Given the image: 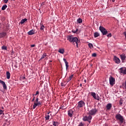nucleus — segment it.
I'll use <instances>...</instances> for the list:
<instances>
[{
	"mask_svg": "<svg viewBox=\"0 0 126 126\" xmlns=\"http://www.w3.org/2000/svg\"><path fill=\"white\" fill-rule=\"evenodd\" d=\"M58 52L60 54H63L64 53V49H59Z\"/></svg>",
	"mask_w": 126,
	"mask_h": 126,
	"instance_id": "23",
	"label": "nucleus"
},
{
	"mask_svg": "<svg viewBox=\"0 0 126 126\" xmlns=\"http://www.w3.org/2000/svg\"><path fill=\"white\" fill-rule=\"evenodd\" d=\"M44 4H45V2H42V3H41V5H44Z\"/></svg>",
	"mask_w": 126,
	"mask_h": 126,
	"instance_id": "48",
	"label": "nucleus"
},
{
	"mask_svg": "<svg viewBox=\"0 0 126 126\" xmlns=\"http://www.w3.org/2000/svg\"><path fill=\"white\" fill-rule=\"evenodd\" d=\"M1 50H5V51H7V47L3 45L1 47Z\"/></svg>",
	"mask_w": 126,
	"mask_h": 126,
	"instance_id": "30",
	"label": "nucleus"
},
{
	"mask_svg": "<svg viewBox=\"0 0 126 126\" xmlns=\"http://www.w3.org/2000/svg\"><path fill=\"white\" fill-rule=\"evenodd\" d=\"M49 63H52V61H49Z\"/></svg>",
	"mask_w": 126,
	"mask_h": 126,
	"instance_id": "53",
	"label": "nucleus"
},
{
	"mask_svg": "<svg viewBox=\"0 0 126 126\" xmlns=\"http://www.w3.org/2000/svg\"><path fill=\"white\" fill-rule=\"evenodd\" d=\"M40 93L39 92V91H37L36 92V94H34V95H38V94H39Z\"/></svg>",
	"mask_w": 126,
	"mask_h": 126,
	"instance_id": "45",
	"label": "nucleus"
},
{
	"mask_svg": "<svg viewBox=\"0 0 126 126\" xmlns=\"http://www.w3.org/2000/svg\"><path fill=\"white\" fill-rule=\"evenodd\" d=\"M88 46L90 49H93V48H94L93 44L92 43H89Z\"/></svg>",
	"mask_w": 126,
	"mask_h": 126,
	"instance_id": "31",
	"label": "nucleus"
},
{
	"mask_svg": "<svg viewBox=\"0 0 126 126\" xmlns=\"http://www.w3.org/2000/svg\"><path fill=\"white\" fill-rule=\"evenodd\" d=\"M114 61L116 63H117V64H119V63H121V60L119 58L117 57L116 56H114Z\"/></svg>",
	"mask_w": 126,
	"mask_h": 126,
	"instance_id": "10",
	"label": "nucleus"
},
{
	"mask_svg": "<svg viewBox=\"0 0 126 126\" xmlns=\"http://www.w3.org/2000/svg\"><path fill=\"white\" fill-rule=\"evenodd\" d=\"M73 115V111L71 109H70L68 111V116L70 117V118H72V116Z\"/></svg>",
	"mask_w": 126,
	"mask_h": 126,
	"instance_id": "13",
	"label": "nucleus"
},
{
	"mask_svg": "<svg viewBox=\"0 0 126 126\" xmlns=\"http://www.w3.org/2000/svg\"><path fill=\"white\" fill-rule=\"evenodd\" d=\"M120 56L121 59L122 61V63H125V61H126V54H121Z\"/></svg>",
	"mask_w": 126,
	"mask_h": 126,
	"instance_id": "12",
	"label": "nucleus"
},
{
	"mask_svg": "<svg viewBox=\"0 0 126 126\" xmlns=\"http://www.w3.org/2000/svg\"><path fill=\"white\" fill-rule=\"evenodd\" d=\"M112 1H115L114 0H112Z\"/></svg>",
	"mask_w": 126,
	"mask_h": 126,
	"instance_id": "56",
	"label": "nucleus"
},
{
	"mask_svg": "<svg viewBox=\"0 0 126 126\" xmlns=\"http://www.w3.org/2000/svg\"><path fill=\"white\" fill-rule=\"evenodd\" d=\"M15 67H17V66L16 65H15Z\"/></svg>",
	"mask_w": 126,
	"mask_h": 126,
	"instance_id": "54",
	"label": "nucleus"
},
{
	"mask_svg": "<svg viewBox=\"0 0 126 126\" xmlns=\"http://www.w3.org/2000/svg\"><path fill=\"white\" fill-rule=\"evenodd\" d=\"M67 40H68L69 42H70V43H73V45H75L76 44L77 48H78V43H79L80 41L77 37H73L72 35H69L67 37Z\"/></svg>",
	"mask_w": 126,
	"mask_h": 126,
	"instance_id": "1",
	"label": "nucleus"
},
{
	"mask_svg": "<svg viewBox=\"0 0 126 126\" xmlns=\"http://www.w3.org/2000/svg\"><path fill=\"white\" fill-rule=\"evenodd\" d=\"M83 120L84 122H86V121H88V118H87V116H84L83 118Z\"/></svg>",
	"mask_w": 126,
	"mask_h": 126,
	"instance_id": "32",
	"label": "nucleus"
},
{
	"mask_svg": "<svg viewBox=\"0 0 126 126\" xmlns=\"http://www.w3.org/2000/svg\"><path fill=\"white\" fill-rule=\"evenodd\" d=\"M34 102H35V103H40V101H39V98L38 97L36 98Z\"/></svg>",
	"mask_w": 126,
	"mask_h": 126,
	"instance_id": "35",
	"label": "nucleus"
},
{
	"mask_svg": "<svg viewBox=\"0 0 126 126\" xmlns=\"http://www.w3.org/2000/svg\"><path fill=\"white\" fill-rule=\"evenodd\" d=\"M63 61L65 63V66H66V69H67V68H68V63L67 62V61H66V59H63Z\"/></svg>",
	"mask_w": 126,
	"mask_h": 126,
	"instance_id": "16",
	"label": "nucleus"
},
{
	"mask_svg": "<svg viewBox=\"0 0 126 126\" xmlns=\"http://www.w3.org/2000/svg\"><path fill=\"white\" fill-rule=\"evenodd\" d=\"M124 102V100L123 99H120V101H119V105H123V103Z\"/></svg>",
	"mask_w": 126,
	"mask_h": 126,
	"instance_id": "34",
	"label": "nucleus"
},
{
	"mask_svg": "<svg viewBox=\"0 0 126 126\" xmlns=\"http://www.w3.org/2000/svg\"><path fill=\"white\" fill-rule=\"evenodd\" d=\"M0 83L2 84L3 88L4 89V90H6V89H7V87H6V84H5V82H4V81L0 79Z\"/></svg>",
	"mask_w": 126,
	"mask_h": 126,
	"instance_id": "8",
	"label": "nucleus"
},
{
	"mask_svg": "<svg viewBox=\"0 0 126 126\" xmlns=\"http://www.w3.org/2000/svg\"><path fill=\"white\" fill-rule=\"evenodd\" d=\"M26 21H27V19L25 18L21 20L20 23L21 24H24V23L26 22Z\"/></svg>",
	"mask_w": 126,
	"mask_h": 126,
	"instance_id": "20",
	"label": "nucleus"
},
{
	"mask_svg": "<svg viewBox=\"0 0 126 126\" xmlns=\"http://www.w3.org/2000/svg\"><path fill=\"white\" fill-rule=\"evenodd\" d=\"M107 110H111V108H112V104L108 103L106 106Z\"/></svg>",
	"mask_w": 126,
	"mask_h": 126,
	"instance_id": "17",
	"label": "nucleus"
},
{
	"mask_svg": "<svg viewBox=\"0 0 126 126\" xmlns=\"http://www.w3.org/2000/svg\"><path fill=\"white\" fill-rule=\"evenodd\" d=\"M6 75L7 79H9V78H10V73L9 72V71L6 72Z\"/></svg>",
	"mask_w": 126,
	"mask_h": 126,
	"instance_id": "19",
	"label": "nucleus"
},
{
	"mask_svg": "<svg viewBox=\"0 0 126 126\" xmlns=\"http://www.w3.org/2000/svg\"><path fill=\"white\" fill-rule=\"evenodd\" d=\"M91 96H92V97H94V98L95 100H97V101H100V97L99 96V95H96V93H95L94 92H91Z\"/></svg>",
	"mask_w": 126,
	"mask_h": 126,
	"instance_id": "4",
	"label": "nucleus"
},
{
	"mask_svg": "<svg viewBox=\"0 0 126 126\" xmlns=\"http://www.w3.org/2000/svg\"><path fill=\"white\" fill-rule=\"evenodd\" d=\"M77 31H78V29H76V31H74V30H73L72 31V32L74 33H76V32H77Z\"/></svg>",
	"mask_w": 126,
	"mask_h": 126,
	"instance_id": "36",
	"label": "nucleus"
},
{
	"mask_svg": "<svg viewBox=\"0 0 126 126\" xmlns=\"http://www.w3.org/2000/svg\"><path fill=\"white\" fill-rule=\"evenodd\" d=\"M115 118L117 121H120L121 124H123L124 123L125 118H124V116H122V115H120V113L116 114Z\"/></svg>",
	"mask_w": 126,
	"mask_h": 126,
	"instance_id": "2",
	"label": "nucleus"
},
{
	"mask_svg": "<svg viewBox=\"0 0 126 126\" xmlns=\"http://www.w3.org/2000/svg\"><path fill=\"white\" fill-rule=\"evenodd\" d=\"M35 94H33V98L32 100V102H34L35 101Z\"/></svg>",
	"mask_w": 126,
	"mask_h": 126,
	"instance_id": "37",
	"label": "nucleus"
},
{
	"mask_svg": "<svg viewBox=\"0 0 126 126\" xmlns=\"http://www.w3.org/2000/svg\"><path fill=\"white\" fill-rule=\"evenodd\" d=\"M28 35H34L35 34V30H32L29 32H28Z\"/></svg>",
	"mask_w": 126,
	"mask_h": 126,
	"instance_id": "15",
	"label": "nucleus"
},
{
	"mask_svg": "<svg viewBox=\"0 0 126 126\" xmlns=\"http://www.w3.org/2000/svg\"><path fill=\"white\" fill-rule=\"evenodd\" d=\"M45 118V120H48H48H50V115H46Z\"/></svg>",
	"mask_w": 126,
	"mask_h": 126,
	"instance_id": "33",
	"label": "nucleus"
},
{
	"mask_svg": "<svg viewBox=\"0 0 126 126\" xmlns=\"http://www.w3.org/2000/svg\"><path fill=\"white\" fill-rule=\"evenodd\" d=\"M124 88L126 90V80H125V82L124 83Z\"/></svg>",
	"mask_w": 126,
	"mask_h": 126,
	"instance_id": "42",
	"label": "nucleus"
},
{
	"mask_svg": "<svg viewBox=\"0 0 126 126\" xmlns=\"http://www.w3.org/2000/svg\"><path fill=\"white\" fill-rule=\"evenodd\" d=\"M22 79H26V77H25V76H23L22 77Z\"/></svg>",
	"mask_w": 126,
	"mask_h": 126,
	"instance_id": "47",
	"label": "nucleus"
},
{
	"mask_svg": "<svg viewBox=\"0 0 126 126\" xmlns=\"http://www.w3.org/2000/svg\"><path fill=\"white\" fill-rule=\"evenodd\" d=\"M49 114H50V112H48V115H49Z\"/></svg>",
	"mask_w": 126,
	"mask_h": 126,
	"instance_id": "55",
	"label": "nucleus"
},
{
	"mask_svg": "<svg viewBox=\"0 0 126 126\" xmlns=\"http://www.w3.org/2000/svg\"><path fill=\"white\" fill-rule=\"evenodd\" d=\"M4 3H7L8 2V0H3Z\"/></svg>",
	"mask_w": 126,
	"mask_h": 126,
	"instance_id": "40",
	"label": "nucleus"
},
{
	"mask_svg": "<svg viewBox=\"0 0 126 126\" xmlns=\"http://www.w3.org/2000/svg\"><path fill=\"white\" fill-rule=\"evenodd\" d=\"M6 35V33L3 32H1L0 33V38H3V37H5Z\"/></svg>",
	"mask_w": 126,
	"mask_h": 126,
	"instance_id": "18",
	"label": "nucleus"
},
{
	"mask_svg": "<svg viewBox=\"0 0 126 126\" xmlns=\"http://www.w3.org/2000/svg\"><path fill=\"white\" fill-rule=\"evenodd\" d=\"M40 30H44L45 28V26H44L43 24H40Z\"/></svg>",
	"mask_w": 126,
	"mask_h": 126,
	"instance_id": "27",
	"label": "nucleus"
},
{
	"mask_svg": "<svg viewBox=\"0 0 126 126\" xmlns=\"http://www.w3.org/2000/svg\"><path fill=\"white\" fill-rule=\"evenodd\" d=\"M80 87H82V84H81L80 85Z\"/></svg>",
	"mask_w": 126,
	"mask_h": 126,
	"instance_id": "49",
	"label": "nucleus"
},
{
	"mask_svg": "<svg viewBox=\"0 0 126 126\" xmlns=\"http://www.w3.org/2000/svg\"><path fill=\"white\" fill-rule=\"evenodd\" d=\"M7 7V5L5 4L4 5L2 6V7H1V9L2 10H5V9Z\"/></svg>",
	"mask_w": 126,
	"mask_h": 126,
	"instance_id": "28",
	"label": "nucleus"
},
{
	"mask_svg": "<svg viewBox=\"0 0 126 126\" xmlns=\"http://www.w3.org/2000/svg\"><path fill=\"white\" fill-rule=\"evenodd\" d=\"M60 109H63V110H64L65 108L64 107V106L63 105L60 108Z\"/></svg>",
	"mask_w": 126,
	"mask_h": 126,
	"instance_id": "43",
	"label": "nucleus"
},
{
	"mask_svg": "<svg viewBox=\"0 0 126 126\" xmlns=\"http://www.w3.org/2000/svg\"><path fill=\"white\" fill-rule=\"evenodd\" d=\"M31 48H33V47H35V44H32V45H31Z\"/></svg>",
	"mask_w": 126,
	"mask_h": 126,
	"instance_id": "46",
	"label": "nucleus"
},
{
	"mask_svg": "<svg viewBox=\"0 0 126 126\" xmlns=\"http://www.w3.org/2000/svg\"><path fill=\"white\" fill-rule=\"evenodd\" d=\"M1 109H2V110H3V109H4V108H3V107H1Z\"/></svg>",
	"mask_w": 126,
	"mask_h": 126,
	"instance_id": "52",
	"label": "nucleus"
},
{
	"mask_svg": "<svg viewBox=\"0 0 126 126\" xmlns=\"http://www.w3.org/2000/svg\"><path fill=\"white\" fill-rule=\"evenodd\" d=\"M4 111V110L0 109V115H2V114H3Z\"/></svg>",
	"mask_w": 126,
	"mask_h": 126,
	"instance_id": "39",
	"label": "nucleus"
},
{
	"mask_svg": "<svg viewBox=\"0 0 126 126\" xmlns=\"http://www.w3.org/2000/svg\"><path fill=\"white\" fill-rule=\"evenodd\" d=\"M97 112V110L96 109H92L91 110H90L89 112L90 115H91L92 116H93L94 115H95V114H96Z\"/></svg>",
	"mask_w": 126,
	"mask_h": 126,
	"instance_id": "9",
	"label": "nucleus"
},
{
	"mask_svg": "<svg viewBox=\"0 0 126 126\" xmlns=\"http://www.w3.org/2000/svg\"><path fill=\"white\" fill-rule=\"evenodd\" d=\"M87 118H88V120H91L92 119V116L90 115L88 117H87Z\"/></svg>",
	"mask_w": 126,
	"mask_h": 126,
	"instance_id": "41",
	"label": "nucleus"
},
{
	"mask_svg": "<svg viewBox=\"0 0 126 126\" xmlns=\"http://www.w3.org/2000/svg\"><path fill=\"white\" fill-rule=\"evenodd\" d=\"M120 70V73H123V74H126V69H124L123 67H121L119 69Z\"/></svg>",
	"mask_w": 126,
	"mask_h": 126,
	"instance_id": "14",
	"label": "nucleus"
},
{
	"mask_svg": "<svg viewBox=\"0 0 126 126\" xmlns=\"http://www.w3.org/2000/svg\"><path fill=\"white\" fill-rule=\"evenodd\" d=\"M92 57H94V58H95V57H97V54L96 53H93L92 54Z\"/></svg>",
	"mask_w": 126,
	"mask_h": 126,
	"instance_id": "38",
	"label": "nucleus"
},
{
	"mask_svg": "<svg viewBox=\"0 0 126 126\" xmlns=\"http://www.w3.org/2000/svg\"><path fill=\"white\" fill-rule=\"evenodd\" d=\"M84 105H85V103L84 102V101H83V100H81L78 102L77 107V108H82V107H83Z\"/></svg>",
	"mask_w": 126,
	"mask_h": 126,
	"instance_id": "7",
	"label": "nucleus"
},
{
	"mask_svg": "<svg viewBox=\"0 0 126 126\" xmlns=\"http://www.w3.org/2000/svg\"><path fill=\"white\" fill-rule=\"evenodd\" d=\"M77 22L79 23V24H81L82 23V19L79 18L77 20Z\"/></svg>",
	"mask_w": 126,
	"mask_h": 126,
	"instance_id": "26",
	"label": "nucleus"
},
{
	"mask_svg": "<svg viewBox=\"0 0 126 126\" xmlns=\"http://www.w3.org/2000/svg\"><path fill=\"white\" fill-rule=\"evenodd\" d=\"M53 125L54 126H59V122H53Z\"/></svg>",
	"mask_w": 126,
	"mask_h": 126,
	"instance_id": "29",
	"label": "nucleus"
},
{
	"mask_svg": "<svg viewBox=\"0 0 126 126\" xmlns=\"http://www.w3.org/2000/svg\"><path fill=\"white\" fill-rule=\"evenodd\" d=\"M116 82V80L114 78V77H113V76H110V77H109V84H110V85H112V86H113V85H115V82Z\"/></svg>",
	"mask_w": 126,
	"mask_h": 126,
	"instance_id": "6",
	"label": "nucleus"
},
{
	"mask_svg": "<svg viewBox=\"0 0 126 126\" xmlns=\"http://www.w3.org/2000/svg\"><path fill=\"white\" fill-rule=\"evenodd\" d=\"M112 36V33H108L107 35V37H111Z\"/></svg>",
	"mask_w": 126,
	"mask_h": 126,
	"instance_id": "44",
	"label": "nucleus"
},
{
	"mask_svg": "<svg viewBox=\"0 0 126 126\" xmlns=\"http://www.w3.org/2000/svg\"><path fill=\"white\" fill-rule=\"evenodd\" d=\"M72 77H73V75H70L69 77V78L67 79L66 82H69V81H70V80H71V79H72Z\"/></svg>",
	"mask_w": 126,
	"mask_h": 126,
	"instance_id": "21",
	"label": "nucleus"
},
{
	"mask_svg": "<svg viewBox=\"0 0 126 126\" xmlns=\"http://www.w3.org/2000/svg\"><path fill=\"white\" fill-rule=\"evenodd\" d=\"M89 124H90V123H91V121H88Z\"/></svg>",
	"mask_w": 126,
	"mask_h": 126,
	"instance_id": "51",
	"label": "nucleus"
},
{
	"mask_svg": "<svg viewBox=\"0 0 126 126\" xmlns=\"http://www.w3.org/2000/svg\"><path fill=\"white\" fill-rule=\"evenodd\" d=\"M46 57H47V54L43 53L40 60H43V59H45V58H46Z\"/></svg>",
	"mask_w": 126,
	"mask_h": 126,
	"instance_id": "25",
	"label": "nucleus"
},
{
	"mask_svg": "<svg viewBox=\"0 0 126 126\" xmlns=\"http://www.w3.org/2000/svg\"><path fill=\"white\" fill-rule=\"evenodd\" d=\"M100 36V34L98 32H95L94 33V37L97 38V37H99Z\"/></svg>",
	"mask_w": 126,
	"mask_h": 126,
	"instance_id": "22",
	"label": "nucleus"
},
{
	"mask_svg": "<svg viewBox=\"0 0 126 126\" xmlns=\"http://www.w3.org/2000/svg\"><path fill=\"white\" fill-rule=\"evenodd\" d=\"M65 85H66V82L63 81L61 83V86H63V87H65Z\"/></svg>",
	"mask_w": 126,
	"mask_h": 126,
	"instance_id": "24",
	"label": "nucleus"
},
{
	"mask_svg": "<svg viewBox=\"0 0 126 126\" xmlns=\"http://www.w3.org/2000/svg\"><path fill=\"white\" fill-rule=\"evenodd\" d=\"M37 106H42V103L41 102H34V104L33 105V109H35Z\"/></svg>",
	"mask_w": 126,
	"mask_h": 126,
	"instance_id": "11",
	"label": "nucleus"
},
{
	"mask_svg": "<svg viewBox=\"0 0 126 126\" xmlns=\"http://www.w3.org/2000/svg\"><path fill=\"white\" fill-rule=\"evenodd\" d=\"M99 29L103 36L108 34V31H107V30L104 27L100 26Z\"/></svg>",
	"mask_w": 126,
	"mask_h": 126,
	"instance_id": "3",
	"label": "nucleus"
},
{
	"mask_svg": "<svg viewBox=\"0 0 126 126\" xmlns=\"http://www.w3.org/2000/svg\"><path fill=\"white\" fill-rule=\"evenodd\" d=\"M84 82L85 83H86V80H84Z\"/></svg>",
	"mask_w": 126,
	"mask_h": 126,
	"instance_id": "50",
	"label": "nucleus"
},
{
	"mask_svg": "<svg viewBox=\"0 0 126 126\" xmlns=\"http://www.w3.org/2000/svg\"><path fill=\"white\" fill-rule=\"evenodd\" d=\"M91 96H92V97H94V98L95 100H97V101H100V97L99 96V95H96V93H95L94 92H91Z\"/></svg>",
	"mask_w": 126,
	"mask_h": 126,
	"instance_id": "5",
	"label": "nucleus"
}]
</instances>
